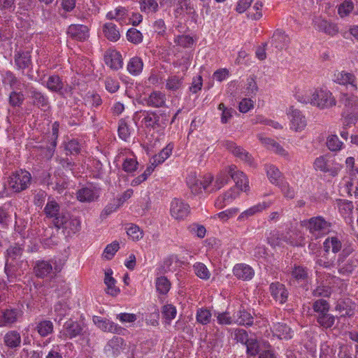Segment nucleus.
Returning a JSON list of instances; mask_svg holds the SVG:
<instances>
[{
	"label": "nucleus",
	"mask_w": 358,
	"mask_h": 358,
	"mask_svg": "<svg viewBox=\"0 0 358 358\" xmlns=\"http://www.w3.org/2000/svg\"><path fill=\"white\" fill-rule=\"evenodd\" d=\"M31 182L30 173L25 170H19L13 173L8 178V188L13 192L20 193L27 189Z\"/></svg>",
	"instance_id": "1"
},
{
	"label": "nucleus",
	"mask_w": 358,
	"mask_h": 358,
	"mask_svg": "<svg viewBox=\"0 0 358 358\" xmlns=\"http://www.w3.org/2000/svg\"><path fill=\"white\" fill-rule=\"evenodd\" d=\"M301 226L307 229L315 239L329 231L331 224L322 216L311 217L301 222Z\"/></svg>",
	"instance_id": "2"
},
{
	"label": "nucleus",
	"mask_w": 358,
	"mask_h": 358,
	"mask_svg": "<svg viewBox=\"0 0 358 358\" xmlns=\"http://www.w3.org/2000/svg\"><path fill=\"white\" fill-rule=\"evenodd\" d=\"M62 270V266L59 265L55 259L49 261L41 259L35 262L34 266V273L38 278H52L55 276Z\"/></svg>",
	"instance_id": "3"
},
{
	"label": "nucleus",
	"mask_w": 358,
	"mask_h": 358,
	"mask_svg": "<svg viewBox=\"0 0 358 358\" xmlns=\"http://www.w3.org/2000/svg\"><path fill=\"white\" fill-rule=\"evenodd\" d=\"M85 329V327L83 323L70 319L63 324L59 337L63 340H72L78 336H84Z\"/></svg>",
	"instance_id": "4"
},
{
	"label": "nucleus",
	"mask_w": 358,
	"mask_h": 358,
	"mask_svg": "<svg viewBox=\"0 0 358 358\" xmlns=\"http://www.w3.org/2000/svg\"><path fill=\"white\" fill-rule=\"evenodd\" d=\"M43 85L50 92L57 93L62 97L72 94V87L69 84L65 85L62 78L56 74L48 76Z\"/></svg>",
	"instance_id": "5"
},
{
	"label": "nucleus",
	"mask_w": 358,
	"mask_h": 358,
	"mask_svg": "<svg viewBox=\"0 0 358 358\" xmlns=\"http://www.w3.org/2000/svg\"><path fill=\"white\" fill-rule=\"evenodd\" d=\"M336 101L332 93L327 89H317L312 94V105L320 108L335 106Z\"/></svg>",
	"instance_id": "6"
},
{
	"label": "nucleus",
	"mask_w": 358,
	"mask_h": 358,
	"mask_svg": "<svg viewBox=\"0 0 358 358\" xmlns=\"http://www.w3.org/2000/svg\"><path fill=\"white\" fill-rule=\"evenodd\" d=\"M55 227L63 229L68 234H76L80 229V221L77 217H72L67 212L55 221Z\"/></svg>",
	"instance_id": "7"
},
{
	"label": "nucleus",
	"mask_w": 358,
	"mask_h": 358,
	"mask_svg": "<svg viewBox=\"0 0 358 358\" xmlns=\"http://www.w3.org/2000/svg\"><path fill=\"white\" fill-rule=\"evenodd\" d=\"M145 113L143 121L147 127L164 128L169 123V114L165 111L145 112Z\"/></svg>",
	"instance_id": "8"
},
{
	"label": "nucleus",
	"mask_w": 358,
	"mask_h": 358,
	"mask_svg": "<svg viewBox=\"0 0 358 358\" xmlns=\"http://www.w3.org/2000/svg\"><path fill=\"white\" fill-rule=\"evenodd\" d=\"M27 94L34 106L43 110H46L50 108L49 98L43 92L31 86L27 89Z\"/></svg>",
	"instance_id": "9"
},
{
	"label": "nucleus",
	"mask_w": 358,
	"mask_h": 358,
	"mask_svg": "<svg viewBox=\"0 0 358 358\" xmlns=\"http://www.w3.org/2000/svg\"><path fill=\"white\" fill-rule=\"evenodd\" d=\"M315 170H319L324 173H329L332 176H336L339 167L334 166V161L329 155H322L317 157L313 163Z\"/></svg>",
	"instance_id": "10"
},
{
	"label": "nucleus",
	"mask_w": 358,
	"mask_h": 358,
	"mask_svg": "<svg viewBox=\"0 0 358 358\" xmlns=\"http://www.w3.org/2000/svg\"><path fill=\"white\" fill-rule=\"evenodd\" d=\"M228 173L231 178L236 183L234 187L237 188L241 192H246L248 190V180L243 172L238 170L236 166L231 165L228 167Z\"/></svg>",
	"instance_id": "11"
},
{
	"label": "nucleus",
	"mask_w": 358,
	"mask_h": 358,
	"mask_svg": "<svg viewBox=\"0 0 358 358\" xmlns=\"http://www.w3.org/2000/svg\"><path fill=\"white\" fill-rule=\"evenodd\" d=\"M287 115L289 117L292 129L299 131L304 129L306 127V119L299 110L292 106L289 108Z\"/></svg>",
	"instance_id": "12"
},
{
	"label": "nucleus",
	"mask_w": 358,
	"mask_h": 358,
	"mask_svg": "<svg viewBox=\"0 0 358 358\" xmlns=\"http://www.w3.org/2000/svg\"><path fill=\"white\" fill-rule=\"evenodd\" d=\"M171 215L176 220H182L187 217L190 212L189 206L182 200L174 199L171 203Z\"/></svg>",
	"instance_id": "13"
},
{
	"label": "nucleus",
	"mask_w": 358,
	"mask_h": 358,
	"mask_svg": "<svg viewBox=\"0 0 358 358\" xmlns=\"http://www.w3.org/2000/svg\"><path fill=\"white\" fill-rule=\"evenodd\" d=\"M226 148L234 156L243 161L247 164L252 166L253 164V159L251 155L244 150L243 148L238 146L233 141H227L225 143Z\"/></svg>",
	"instance_id": "14"
},
{
	"label": "nucleus",
	"mask_w": 358,
	"mask_h": 358,
	"mask_svg": "<svg viewBox=\"0 0 358 358\" xmlns=\"http://www.w3.org/2000/svg\"><path fill=\"white\" fill-rule=\"evenodd\" d=\"M43 211L46 217L52 219V222L54 225L55 219L57 217L59 218L62 215H64L66 213L63 210L61 211L60 205L51 197L48 198Z\"/></svg>",
	"instance_id": "15"
},
{
	"label": "nucleus",
	"mask_w": 358,
	"mask_h": 358,
	"mask_svg": "<svg viewBox=\"0 0 358 358\" xmlns=\"http://www.w3.org/2000/svg\"><path fill=\"white\" fill-rule=\"evenodd\" d=\"M99 197L98 190L92 186L83 187L76 192L77 199L83 203H90Z\"/></svg>",
	"instance_id": "16"
},
{
	"label": "nucleus",
	"mask_w": 358,
	"mask_h": 358,
	"mask_svg": "<svg viewBox=\"0 0 358 358\" xmlns=\"http://www.w3.org/2000/svg\"><path fill=\"white\" fill-rule=\"evenodd\" d=\"M270 292L273 298L282 304L287 300L289 292L285 286L279 282H272L270 285Z\"/></svg>",
	"instance_id": "17"
},
{
	"label": "nucleus",
	"mask_w": 358,
	"mask_h": 358,
	"mask_svg": "<svg viewBox=\"0 0 358 358\" xmlns=\"http://www.w3.org/2000/svg\"><path fill=\"white\" fill-rule=\"evenodd\" d=\"M334 81L339 85H350L353 90H357V82L353 73L346 71H340L334 74Z\"/></svg>",
	"instance_id": "18"
},
{
	"label": "nucleus",
	"mask_w": 358,
	"mask_h": 358,
	"mask_svg": "<svg viewBox=\"0 0 358 358\" xmlns=\"http://www.w3.org/2000/svg\"><path fill=\"white\" fill-rule=\"evenodd\" d=\"M22 262H6L4 272L9 282H13L19 276L23 274Z\"/></svg>",
	"instance_id": "19"
},
{
	"label": "nucleus",
	"mask_w": 358,
	"mask_h": 358,
	"mask_svg": "<svg viewBox=\"0 0 358 358\" xmlns=\"http://www.w3.org/2000/svg\"><path fill=\"white\" fill-rule=\"evenodd\" d=\"M355 304L350 299H339L335 306V310L340 317H352L355 315Z\"/></svg>",
	"instance_id": "20"
},
{
	"label": "nucleus",
	"mask_w": 358,
	"mask_h": 358,
	"mask_svg": "<svg viewBox=\"0 0 358 358\" xmlns=\"http://www.w3.org/2000/svg\"><path fill=\"white\" fill-rule=\"evenodd\" d=\"M233 274L239 280H250L255 275V271L250 266L239 263L234 266Z\"/></svg>",
	"instance_id": "21"
},
{
	"label": "nucleus",
	"mask_w": 358,
	"mask_h": 358,
	"mask_svg": "<svg viewBox=\"0 0 358 358\" xmlns=\"http://www.w3.org/2000/svg\"><path fill=\"white\" fill-rule=\"evenodd\" d=\"M20 311L16 308H5L0 312V327L10 325L17 322Z\"/></svg>",
	"instance_id": "22"
},
{
	"label": "nucleus",
	"mask_w": 358,
	"mask_h": 358,
	"mask_svg": "<svg viewBox=\"0 0 358 358\" xmlns=\"http://www.w3.org/2000/svg\"><path fill=\"white\" fill-rule=\"evenodd\" d=\"M240 192L241 191L236 187L231 188L224 194L217 197L215 201V206L217 208H223L236 199L239 196Z\"/></svg>",
	"instance_id": "23"
},
{
	"label": "nucleus",
	"mask_w": 358,
	"mask_h": 358,
	"mask_svg": "<svg viewBox=\"0 0 358 358\" xmlns=\"http://www.w3.org/2000/svg\"><path fill=\"white\" fill-rule=\"evenodd\" d=\"M147 106L152 108H161L166 106V96L161 91H153L145 99Z\"/></svg>",
	"instance_id": "24"
},
{
	"label": "nucleus",
	"mask_w": 358,
	"mask_h": 358,
	"mask_svg": "<svg viewBox=\"0 0 358 358\" xmlns=\"http://www.w3.org/2000/svg\"><path fill=\"white\" fill-rule=\"evenodd\" d=\"M105 64L110 69L118 70L122 66V58L121 54L115 50L108 51L104 55Z\"/></svg>",
	"instance_id": "25"
},
{
	"label": "nucleus",
	"mask_w": 358,
	"mask_h": 358,
	"mask_svg": "<svg viewBox=\"0 0 358 358\" xmlns=\"http://www.w3.org/2000/svg\"><path fill=\"white\" fill-rule=\"evenodd\" d=\"M24 245L19 243L11 244L6 252V262H22Z\"/></svg>",
	"instance_id": "26"
},
{
	"label": "nucleus",
	"mask_w": 358,
	"mask_h": 358,
	"mask_svg": "<svg viewBox=\"0 0 358 358\" xmlns=\"http://www.w3.org/2000/svg\"><path fill=\"white\" fill-rule=\"evenodd\" d=\"M68 35L77 41H85L88 37V27L83 24H71L67 30Z\"/></svg>",
	"instance_id": "27"
},
{
	"label": "nucleus",
	"mask_w": 358,
	"mask_h": 358,
	"mask_svg": "<svg viewBox=\"0 0 358 358\" xmlns=\"http://www.w3.org/2000/svg\"><path fill=\"white\" fill-rule=\"evenodd\" d=\"M234 324H236L251 327L254 323L253 317L243 307H241L238 311L234 313Z\"/></svg>",
	"instance_id": "28"
},
{
	"label": "nucleus",
	"mask_w": 358,
	"mask_h": 358,
	"mask_svg": "<svg viewBox=\"0 0 358 358\" xmlns=\"http://www.w3.org/2000/svg\"><path fill=\"white\" fill-rule=\"evenodd\" d=\"M113 273L111 268L105 270L104 283L106 285V293L112 296H116L120 292V289L116 286L117 282L112 276Z\"/></svg>",
	"instance_id": "29"
},
{
	"label": "nucleus",
	"mask_w": 358,
	"mask_h": 358,
	"mask_svg": "<svg viewBox=\"0 0 358 358\" xmlns=\"http://www.w3.org/2000/svg\"><path fill=\"white\" fill-rule=\"evenodd\" d=\"M289 43V38L285 32L277 30L271 38V46L276 49L277 51H280L288 46Z\"/></svg>",
	"instance_id": "30"
},
{
	"label": "nucleus",
	"mask_w": 358,
	"mask_h": 358,
	"mask_svg": "<svg viewBox=\"0 0 358 358\" xmlns=\"http://www.w3.org/2000/svg\"><path fill=\"white\" fill-rule=\"evenodd\" d=\"M34 330L36 331L41 337L45 338L54 332V324L50 320H42L35 323Z\"/></svg>",
	"instance_id": "31"
},
{
	"label": "nucleus",
	"mask_w": 358,
	"mask_h": 358,
	"mask_svg": "<svg viewBox=\"0 0 358 358\" xmlns=\"http://www.w3.org/2000/svg\"><path fill=\"white\" fill-rule=\"evenodd\" d=\"M15 64L18 69L24 70L31 65V55L29 51L19 50L14 55Z\"/></svg>",
	"instance_id": "32"
},
{
	"label": "nucleus",
	"mask_w": 358,
	"mask_h": 358,
	"mask_svg": "<svg viewBox=\"0 0 358 358\" xmlns=\"http://www.w3.org/2000/svg\"><path fill=\"white\" fill-rule=\"evenodd\" d=\"M315 26L318 31L324 32L330 36H334L338 32V28L336 24L325 20H316L315 21Z\"/></svg>",
	"instance_id": "33"
},
{
	"label": "nucleus",
	"mask_w": 358,
	"mask_h": 358,
	"mask_svg": "<svg viewBox=\"0 0 358 358\" xmlns=\"http://www.w3.org/2000/svg\"><path fill=\"white\" fill-rule=\"evenodd\" d=\"M292 279L297 282H306L309 277L308 269L303 266L296 265L292 267L290 271Z\"/></svg>",
	"instance_id": "34"
},
{
	"label": "nucleus",
	"mask_w": 358,
	"mask_h": 358,
	"mask_svg": "<svg viewBox=\"0 0 358 358\" xmlns=\"http://www.w3.org/2000/svg\"><path fill=\"white\" fill-rule=\"evenodd\" d=\"M3 343L9 348H16L20 346L21 336L15 330L8 331L3 336Z\"/></svg>",
	"instance_id": "35"
},
{
	"label": "nucleus",
	"mask_w": 358,
	"mask_h": 358,
	"mask_svg": "<svg viewBox=\"0 0 358 358\" xmlns=\"http://www.w3.org/2000/svg\"><path fill=\"white\" fill-rule=\"evenodd\" d=\"M271 329L273 335L280 339H289L292 338L291 329L285 323H275Z\"/></svg>",
	"instance_id": "36"
},
{
	"label": "nucleus",
	"mask_w": 358,
	"mask_h": 358,
	"mask_svg": "<svg viewBox=\"0 0 358 358\" xmlns=\"http://www.w3.org/2000/svg\"><path fill=\"white\" fill-rule=\"evenodd\" d=\"M104 36L112 42L117 41L120 38V32L117 26L112 22H107L103 26Z\"/></svg>",
	"instance_id": "37"
},
{
	"label": "nucleus",
	"mask_w": 358,
	"mask_h": 358,
	"mask_svg": "<svg viewBox=\"0 0 358 358\" xmlns=\"http://www.w3.org/2000/svg\"><path fill=\"white\" fill-rule=\"evenodd\" d=\"M271 205V203L267 202H262L259 203L257 205H255L252 206L251 208H248V210L243 211L238 217V220H242L244 219H247L249 217H251L258 213H260L263 211L264 210L268 208Z\"/></svg>",
	"instance_id": "38"
},
{
	"label": "nucleus",
	"mask_w": 358,
	"mask_h": 358,
	"mask_svg": "<svg viewBox=\"0 0 358 358\" xmlns=\"http://www.w3.org/2000/svg\"><path fill=\"white\" fill-rule=\"evenodd\" d=\"M267 176L272 184L280 185L283 182L282 175L280 170L274 165H267L266 166Z\"/></svg>",
	"instance_id": "39"
},
{
	"label": "nucleus",
	"mask_w": 358,
	"mask_h": 358,
	"mask_svg": "<svg viewBox=\"0 0 358 358\" xmlns=\"http://www.w3.org/2000/svg\"><path fill=\"white\" fill-rule=\"evenodd\" d=\"M324 251L328 253L331 250L334 253H337L341 250L342 243L337 236L328 237L323 243Z\"/></svg>",
	"instance_id": "40"
},
{
	"label": "nucleus",
	"mask_w": 358,
	"mask_h": 358,
	"mask_svg": "<svg viewBox=\"0 0 358 358\" xmlns=\"http://www.w3.org/2000/svg\"><path fill=\"white\" fill-rule=\"evenodd\" d=\"M143 69V62L141 57H134L127 64V70L133 76L139 75Z\"/></svg>",
	"instance_id": "41"
},
{
	"label": "nucleus",
	"mask_w": 358,
	"mask_h": 358,
	"mask_svg": "<svg viewBox=\"0 0 358 358\" xmlns=\"http://www.w3.org/2000/svg\"><path fill=\"white\" fill-rule=\"evenodd\" d=\"M315 319L318 325L325 329L331 328L336 321V317L329 313L317 315Z\"/></svg>",
	"instance_id": "42"
},
{
	"label": "nucleus",
	"mask_w": 358,
	"mask_h": 358,
	"mask_svg": "<svg viewBox=\"0 0 358 358\" xmlns=\"http://www.w3.org/2000/svg\"><path fill=\"white\" fill-rule=\"evenodd\" d=\"M341 102L345 106L352 110L353 112H358V96L343 94L341 97Z\"/></svg>",
	"instance_id": "43"
},
{
	"label": "nucleus",
	"mask_w": 358,
	"mask_h": 358,
	"mask_svg": "<svg viewBox=\"0 0 358 358\" xmlns=\"http://www.w3.org/2000/svg\"><path fill=\"white\" fill-rule=\"evenodd\" d=\"M312 308L316 313L315 317L329 313L330 305L329 302L324 299H317L313 303Z\"/></svg>",
	"instance_id": "44"
},
{
	"label": "nucleus",
	"mask_w": 358,
	"mask_h": 358,
	"mask_svg": "<svg viewBox=\"0 0 358 358\" xmlns=\"http://www.w3.org/2000/svg\"><path fill=\"white\" fill-rule=\"evenodd\" d=\"M183 84V78L178 76H171L166 80V89L176 92L180 89Z\"/></svg>",
	"instance_id": "45"
},
{
	"label": "nucleus",
	"mask_w": 358,
	"mask_h": 358,
	"mask_svg": "<svg viewBox=\"0 0 358 358\" xmlns=\"http://www.w3.org/2000/svg\"><path fill=\"white\" fill-rule=\"evenodd\" d=\"M212 314L208 309L201 308L196 310V320L198 323L202 325L208 324L210 322Z\"/></svg>",
	"instance_id": "46"
},
{
	"label": "nucleus",
	"mask_w": 358,
	"mask_h": 358,
	"mask_svg": "<svg viewBox=\"0 0 358 358\" xmlns=\"http://www.w3.org/2000/svg\"><path fill=\"white\" fill-rule=\"evenodd\" d=\"M193 269L196 275L202 280H208L211 275L207 266L201 262L195 263Z\"/></svg>",
	"instance_id": "47"
},
{
	"label": "nucleus",
	"mask_w": 358,
	"mask_h": 358,
	"mask_svg": "<svg viewBox=\"0 0 358 358\" xmlns=\"http://www.w3.org/2000/svg\"><path fill=\"white\" fill-rule=\"evenodd\" d=\"M343 262L338 264V272L343 275H350L354 271L355 268L357 265V259L355 258L349 259L347 262L342 264Z\"/></svg>",
	"instance_id": "48"
},
{
	"label": "nucleus",
	"mask_w": 358,
	"mask_h": 358,
	"mask_svg": "<svg viewBox=\"0 0 358 358\" xmlns=\"http://www.w3.org/2000/svg\"><path fill=\"white\" fill-rule=\"evenodd\" d=\"M127 15V10L124 7L116 8L106 14V18L108 20H115L120 24L124 22Z\"/></svg>",
	"instance_id": "49"
},
{
	"label": "nucleus",
	"mask_w": 358,
	"mask_h": 358,
	"mask_svg": "<svg viewBox=\"0 0 358 358\" xmlns=\"http://www.w3.org/2000/svg\"><path fill=\"white\" fill-rule=\"evenodd\" d=\"M64 150L66 155H78L81 149V145L77 139H71L64 143Z\"/></svg>",
	"instance_id": "50"
},
{
	"label": "nucleus",
	"mask_w": 358,
	"mask_h": 358,
	"mask_svg": "<svg viewBox=\"0 0 358 358\" xmlns=\"http://www.w3.org/2000/svg\"><path fill=\"white\" fill-rule=\"evenodd\" d=\"M316 275L317 280L320 283L325 284L329 286L336 283V282L339 280L336 276L326 272L317 271Z\"/></svg>",
	"instance_id": "51"
},
{
	"label": "nucleus",
	"mask_w": 358,
	"mask_h": 358,
	"mask_svg": "<svg viewBox=\"0 0 358 358\" xmlns=\"http://www.w3.org/2000/svg\"><path fill=\"white\" fill-rule=\"evenodd\" d=\"M176 308L172 304H166L162 307V315L166 323H170L176 317Z\"/></svg>",
	"instance_id": "52"
},
{
	"label": "nucleus",
	"mask_w": 358,
	"mask_h": 358,
	"mask_svg": "<svg viewBox=\"0 0 358 358\" xmlns=\"http://www.w3.org/2000/svg\"><path fill=\"white\" fill-rule=\"evenodd\" d=\"M327 148L333 152L338 151L341 150L343 145V142L341 141L337 135L331 134L327 137Z\"/></svg>",
	"instance_id": "53"
},
{
	"label": "nucleus",
	"mask_w": 358,
	"mask_h": 358,
	"mask_svg": "<svg viewBox=\"0 0 358 358\" xmlns=\"http://www.w3.org/2000/svg\"><path fill=\"white\" fill-rule=\"evenodd\" d=\"M156 289L162 294H166L170 289L171 283L164 276L158 277L156 279Z\"/></svg>",
	"instance_id": "54"
},
{
	"label": "nucleus",
	"mask_w": 358,
	"mask_h": 358,
	"mask_svg": "<svg viewBox=\"0 0 358 358\" xmlns=\"http://www.w3.org/2000/svg\"><path fill=\"white\" fill-rule=\"evenodd\" d=\"M231 177L228 173V167L224 171H221L217 176L215 182V187L216 189H220L224 185L228 183Z\"/></svg>",
	"instance_id": "55"
},
{
	"label": "nucleus",
	"mask_w": 358,
	"mask_h": 358,
	"mask_svg": "<svg viewBox=\"0 0 358 358\" xmlns=\"http://www.w3.org/2000/svg\"><path fill=\"white\" fill-rule=\"evenodd\" d=\"M246 346V353L251 357H255L259 352V344L256 338H250Z\"/></svg>",
	"instance_id": "56"
},
{
	"label": "nucleus",
	"mask_w": 358,
	"mask_h": 358,
	"mask_svg": "<svg viewBox=\"0 0 358 358\" xmlns=\"http://www.w3.org/2000/svg\"><path fill=\"white\" fill-rule=\"evenodd\" d=\"M338 209L343 217H349L352 213L354 206L352 201L341 200L338 203Z\"/></svg>",
	"instance_id": "57"
},
{
	"label": "nucleus",
	"mask_w": 358,
	"mask_h": 358,
	"mask_svg": "<svg viewBox=\"0 0 358 358\" xmlns=\"http://www.w3.org/2000/svg\"><path fill=\"white\" fill-rule=\"evenodd\" d=\"M143 38L142 33L135 28H131L127 32V40L134 44L141 43Z\"/></svg>",
	"instance_id": "58"
},
{
	"label": "nucleus",
	"mask_w": 358,
	"mask_h": 358,
	"mask_svg": "<svg viewBox=\"0 0 358 358\" xmlns=\"http://www.w3.org/2000/svg\"><path fill=\"white\" fill-rule=\"evenodd\" d=\"M122 341H123V340L121 338L117 337V338H113L108 343V344L107 345L106 351L108 353H110V352H111V354L113 356L118 355L120 352V345H122Z\"/></svg>",
	"instance_id": "59"
},
{
	"label": "nucleus",
	"mask_w": 358,
	"mask_h": 358,
	"mask_svg": "<svg viewBox=\"0 0 358 358\" xmlns=\"http://www.w3.org/2000/svg\"><path fill=\"white\" fill-rule=\"evenodd\" d=\"M141 10L144 12L155 13L158 9V4L155 0H141Z\"/></svg>",
	"instance_id": "60"
},
{
	"label": "nucleus",
	"mask_w": 358,
	"mask_h": 358,
	"mask_svg": "<svg viewBox=\"0 0 358 358\" xmlns=\"http://www.w3.org/2000/svg\"><path fill=\"white\" fill-rule=\"evenodd\" d=\"M315 296H322V297H329L331 294V287L325 285L321 284L318 285L313 292Z\"/></svg>",
	"instance_id": "61"
},
{
	"label": "nucleus",
	"mask_w": 358,
	"mask_h": 358,
	"mask_svg": "<svg viewBox=\"0 0 358 358\" xmlns=\"http://www.w3.org/2000/svg\"><path fill=\"white\" fill-rule=\"evenodd\" d=\"M69 306L64 301H58L54 306V312L59 317V320L69 313Z\"/></svg>",
	"instance_id": "62"
},
{
	"label": "nucleus",
	"mask_w": 358,
	"mask_h": 358,
	"mask_svg": "<svg viewBox=\"0 0 358 358\" xmlns=\"http://www.w3.org/2000/svg\"><path fill=\"white\" fill-rule=\"evenodd\" d=\"M353 9V2L351 0H345L338 7V14L343 17L348 15Z\"/></svg>",
	"instance_id": "63"
},
{
	"label": "nucleus",
	"mask_w": 358,
	"mask_h": 358,
	"mask_svg": "<svg viewBox=\"0 0 358 358\" xmlns=\"http://www.w3.org/2000/svg\"><path fill=\"white\" fill-rule=\"evenodd\" d=\"M24 99V96L21 92L13 91L10 94L9 96V103L12 106H20Z\"/></svg>",
	"instance_id": "64"
}]
</instances>
